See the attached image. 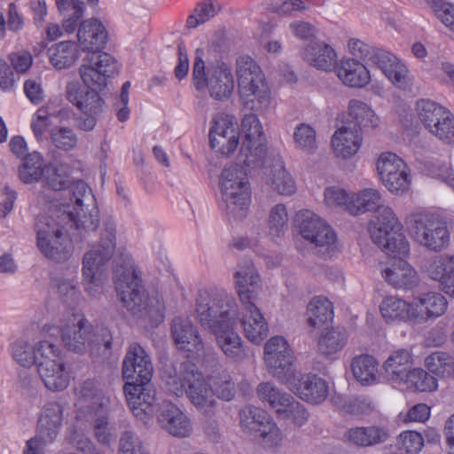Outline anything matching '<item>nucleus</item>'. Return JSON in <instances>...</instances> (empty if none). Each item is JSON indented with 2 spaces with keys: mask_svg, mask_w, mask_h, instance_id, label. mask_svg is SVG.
<instances>
[{
  "mask_svg": "<svg viewBox=\"0 0 454 454\" xmlns=\"http://www.w3.org/2000/svg\"><path fill=\"white\" fill-rule=\"evenodd\" d=\"M364 137L356 128L342 126L331 137L330 147L333 155L340 160L353 159L362 148Z\"/></svg>",
  "mask_w": 454,
  "mask_h": 454,
  "instance_id": "29",
  "label": "nucleus"
},
{
  "mask_svg": "<svg viewBox=\"0 0 454 454\" xmlns=\"http://www.w3.org/2000/svg\"><path fill=\"white\" fill-rule=\"evenodd\" d=\"M371 211L375 212L368 226L372 241L388 255L408 256L410 243L403 233V226L394 209L383 204L381 192L366 187L352 192L348 213L357 216Z\"/></svg>",
  "mask_w": 454,
  "mask_h": 454,
  "instance_id": "3",
  "label": "nucleus"
},
{
  "mask_svg": "<svg viewBox=\"0 0 454 454\" xmlns=\"http://www.w3.org/2000/svg\"><path fill=\"white\" fill-rule=\"evenodd\" d=\"M434 12L441 22L454 33V4L442 2L435 3Z\"/></svg>",
  "mask_w": 454,
  "mask_h": 454,
  "instance_id": "64",
  "label": "nucleus"
},
{
  "mask_svg": "<svg viewBox=\"0 0 454 454\" xmlns=\"http://www.w3.org/2000/svg\"><path fill=\"white\" fill-rule=\"evenodd\" d=\"M118 452L119 454H149L141 440L129 432L121 435Z\"/></svg>",
  "mask_w": 454,
  "mask_h": 454,
  "instance_id": "61",
  "label": "nucleus"
},
{
  "mask_svg": "<svg viewBox=\"0 0 454 454\" xmlns=\"http://www.w3.org/2000/svg\"><path fill=\"white\" fill-rule=\"evenodd\" d=\"M217 10V4L212 2H205L199 4L193 13L187 19V26L189 27H196L214 17Z\"/></svg>",
  "mask_w": 454,
  "mask_h": 454,
  "instance_id": "60",
  "label": "nucleus"
},
{
  "mask_svg": "<svg viewBox=\"0 0 454 454\" xmlns=\"http://www.w3.org/2000/svg\"><path fill=\"white\" fill-rule=\"evenodd\" d=\"M266 184L276 192L284 196H290L297 190L296 181L284 161L278 159L270 168L266 176Z\"/></svg>",
  "mask_w": 454,
  "mask_h": 454,
  "instance_id": "43",
  "label": "nucleus"
},
{
  "mask_svg": "<svg viewBox=\"0 0 454 454\" xmlns=\"http://www.w3.org/2000/svg\"><path fill=\"white\" fill-rule=\"evenodd\" d=\"M171 335L176 348L188 356L195 357L204 354L202 338L188 317H177L173 320Z\"/></svg>",
  "mask_w": 454,
  "mask_h": 454,
  "instance_id": "25",
  "label": "nucleus"
},
{
  "mask_svg": "<svg viewBox=\"0 0 454 454\" xmlns=\"http://www.w3.org/2000/svg\"><path fill=\"white\" fill-rule=\"evenodd\" d=\"M64 419L63 406L57 402L47 403L42 409L37 431L46 442H54Z\"/></svg>",
  "mask_w": 454,
  "mask_h": 454,
  "instance_id": "39",
  "label": "nucleus"
},
{
  "mask_svg": "<svg viewBox=\"0 0 454 454\" xmlns=\"http://www.w3.org/2000/svg\"><path fill=\"white\" fill-rule=\"evenodd\" d=\"M196 313L200 325L215 335L217 347L228 359L241 362L248 357L242 338L234 330L238 309L231 294L217 287L200 290Z\"/></svg>",
  "mask_w": 454,
  "mask_h": 454,
  "instance_id": "2",
  "label": "nucleus"
},
{
  "mask_svg": "<svg viewBox=\"0 0 454 454\" xmlns=\"http://www.w3.org/2000/svg\"><path fill=\"white\" fill-rule=\"evenodd\" d=\"M78 72L84 86L99 92L106 86L107 79L118 72V65L112 55L102 52L85 59Z\"/></svg>",
  "mask_w": 454,
  "mask_h": 454,
  "instance_id": "21",
  "label": "nucleus"
},
{
  "mask_svg": "<svg viewBox=\"0 0 454 454\" xmlns=\"http://www.w3.org/2000/svg\"><path fill=\"white\" fill-rule=\"evenodd\" d=\"M294 147L306 155H312L317 150L316 129L307 124L297 125L293 133Z\"/></svg>",
  "mask_w": 454,
  "mask_h": 454,
  "instance_id": "51",
  "label": "nucleus"
},
{
  "mask_svg": "<svg viewBox=\"0 0 454 454\" xmlns=\"http://www.w3.org/2000/svg\"><path fill=\"white\" fill-rule=\"evenodd\" d=\"M334 70L339 80L350 88H364L371 82L369 70L356 59H340Z\"/></svg>",
  "mask_w": 454,
  "mask_h": 454,
  "instance_id": "38",
  "label": "nucleus"
},
{
  "mask_svg": "<svg viewBox=\"0 0 454 454\" xmlns=\"http://www.w3.org/2000/svg\"><path fill=\"white\" fill-rule=\"evenodd\" d=\"M263 360L267 368L281 383L295 371L294 351L282 336L270 338L263 347Z\"/></svg>",
  "mask_w": 454,
  "mask_h": 454,
  "instance_id": "19",
  "label": "nucleus"
},
{
  "mask_svg": "<svg viewBox=\"0 0 454 454\" xmlns=\"http://www.w3.org/2000/svg\"><path fill=\"white\" fill-rule=\"evenodd\" d=\"M9 59L17 74H24L31 67L34 59L29 51H19L10 54Z\"/></svg>",
  "mask_w": 454,
  "mask_h": 454,
  "instance_id": "62",
  "label": "nucleus"
},
{
  "mask_svg": "<svg viewBox=\"0 0 454 454\" xmlns=\"http://www.w3.org/2000/svg\"><path fill=\"white\" fill-rule=\"evenodd\" d=\"M51 165H46L43 155L34 151L27 153L19 166L18 174L20 180L27 184L39 182L45 173H50Z\"/></svg>",
  "mask_w": 454,
  "mask_h": 454,
  "instance_id": "44",
  "label": "nucleus"
},
{
  "mask_svg": "<svg viewBox=\"0 0 454 454\" xmlns=\"http://www.w3.org/2000/svg\"><path fill=\"white\" fill-rule=\"evenodd\" d=\"M307 322L314 328H320L331 323L333 318V307L325 297L315 296L307 306Z\"/></svg>",
  "mask_w": 454,
  "mask_h": 454,
  "instance_id": "47",
  "label": "nucleus"
},
{
  "mask_svg": "<svg viewBox=\"0 0 454 454\" xmlns=\"http://www.w3.org/2000/svg\"><path fill=\"white\" fill-rule=\"evenodd\" d=\"M414 323L423 324L442 316L448 309L447 299L437 292L419 294L412 298Z\"/></svg>",
  "mask_w": 454,
  "mask_h": 454,
  "instance_id": "33",
  "label": "nucleus"
},
{
  "mask_svg": "<svg viewBox=\"0 0 454 454\" xmlns=\"http://www.w3.org/2000/svg\"><path fill=\"white\" fill-rule=\"evenodd\" d=\"M47 322L41 326L40 334L57 338L59 334L64 347L75 353H98L109 349L112 344L110 331L103 326H93L83 315L67 313L59 321Z\"/></svg>",
  "mask_w": 454,
  "mask_h": 454,
  "instance_id": "6",
  "label": "nucleus"
},
{
  "mask_svg": "<svg viewBox=\"0 0 454 454\" xmlns=\"http://www.w3.org/2000/svg\"><path fill=\"white\" fill-rule=\"evenodd\" d=\"M429 372L439 378H450L454 367V356L442 351L433 352L424 360Z\"/></svg>",
  "mask_w": 454,
  "mask_h": 454,
  "instance_id": "52",
  "label": "nucleus"
},
{
  "mask_svg": "<svg viewBox=\"0 0 454 454\" xmlns=\"http://www.w3.org/2000/svg\"><path fill=\"white\" fill-rule=\"evenodd\" d=\"M76 420L92 423L97 440L104 444L110 443L114 434L108 422L110 395L103 391L98 381L87 380L76 389Z\"/></svg>",
  "mask_w": 454,
  "mask_h": 454,
  "instance_id": "8",
  "label": "nucleus"
},
{
  "mask_svg": "<svg viewBox=\"0 0 454 454\" xmlns=\"http://www.w3.org/2000/svg\"><path fill=\"white\" fill-rule=\"evenodd\" d=\"M351 192L337 185L325 188L323 192V204L331 211L344 209L348 212V206L351 200Z\"/></svg>",
  "mask_w": 454,
  "mask_h": 454,
  "instance_id": "54",
  "label": "nucleus"
},
{
  "mask_svg": "<svg viewBox=\"0 0 454 454\" xmlns=\"http://www.w3.org/2000/svg\"><path fill=\"white\" fill-rule=\"evenodd\" d=\"M151 357L137 343L129 346L122 363L125 383H148L153 376Z\"/></svg>",
  "mask_w": 454,
  "mask_h": 454,
  "instance_id": "24",
  "label": "nucleus"
},
{
  "mask_svg": "<svg viewBox=\"0 0 454 454\" xmlns=\"http://www.w3.org/2000/svg\"><path fill=\"white\" fill-rule=\"evenodd\" d=\"M114 247V232L110 229L106 237L83 255L82 283L85 293L92 298H98L105 291L108 278L106 262L112 257Z\"/></svg>",
  "mask_w": 454,
  "mask_h": 454,
  "instance_id": "9",
  "label": "nucleus"
},
{
  "mask_svg": "<svg viewBox=\"0 0 454 454\" xmlns=\"http://www.w3.org/2000/svg\"><path fill=\"white\" fill-rule=\"evenodd\" d=\"M53 113L50 112L48 107L39 108L31 120V129L36 139L43 141L45 138V133L51 124V119Z\"/></svg>",
  "mask_w": 454,
  "mask_h": 454,
  "instance_id": "57",
  "label": "nucleus"
},
{
  "mask_svg": "<svg viewBox=\"0 0 454 454\" xmlns=\"http://www.w3.org/2000/svg\"><path fill=\"white\" fill-rule=\"evenodd\" d=\"M256 393L258 398L265 404H268L277 413L291 395L282 392L271 382H262L257 386Z\"/></svg>",
  "mask_w": 454,
  "mask_h": 454,
  "instance_id": "53",
  "label": "nucleus"
},
{
  "mask_svg": "<svg viewBox=\"0 0 454 454\" xmlns=\"http://www.w3.org/2000/svg\"><path fill=\"white\" fill-rule=\"evenodd\" d=\"M219 186L228 216L243 219L252 202V189L247 172L239 165H231L222 171Z\"/></svg>",
  "mask_w": 454,
  "mask_h": 454,
  "instance_id": "11",
  "label": "nucleus"
},
{
  "mask_svg": "<svg viewBox=\"0 0 454 454\" xmlns=\"http://www.w3.org/2000/svg\"><path fill=\"white\" fill-rule=\"evenodd\" d=\"M213 386L214 391L196 365L190 363L175 367L166 380L168 394L176 397L186 395L199 411L207 415L213 411L215 395L226 401L234 396V384L230 376L214 380Z\"/></svg>",
  "mask_w": 454,
  "mask_h": 454,
  "instance_id": "5",
  "label": "nucleus"
},
{
  "mask_svg": "<svg viewBox=\"0 0 454 454\" xmlns=\"http://www.w3.org/2000/svg\"><path fill=\"white\" fill-rule=\"evenodd\" d=\"M241 306L240 323L244 335L251 343L259 345L268 335V322L255 303Z\"/></svg>",
  "mask_w": 454,
  "mask_h": 454,
  "instance_id": "34",
  "label": "nucleus"
},
{
  "mask_svg": "<svg viewBox=\"0 0 454 454\" xmlns=\"http://www.w3.org/2000/svg\"><path fill=\"white\" fill-rule=\"evenodd\" d=\"M66 95L67 100L83 114H98L102 111L103 101L98 92L83 87L77 81L67 84Z\"/></svg>",
  "mask_w": 454,
  "mask_h": 454,
  "instance_id": "35",
  "label": "nucleus"
},
{
  "mask_svg": "<svg viewBox=\"0 0 454 454\" xmlns=\"http://www.w3.org/2000/svg\"><path fill=\"white\" fill-rule=\"evenodd\" d=\"M83 14L84 4L71 9L70 12H65V13H60V15L63 17V30L68 35L73 34L76 30V28L78 29V22L82 18Z\"/></svg>",
  "mask_w": 454,
  "mask_h": 454,
  "instance_id": "63",
  "label": "nucleus"
},
{
  "mask_svg": "<svg viewBox=\"0 0 454 454\" xmlns=\"http://www.w3.org/2000/svg\"><path fill=\"white\" fill-rule=\"evenodd\" d=\"M114 281L117 294L123 306L132 314L148 318L153 325L160 323L165 316V305L158 293L147 294L131 261L116 268Z\"/></svg>",
  "mask_w": 454,
  "mask_h": 454,
  "instance_id": "7",
  "label": "nucleus"
},
{
  "mask_svg": "<svg viewBox=\"0 0 454 454\" xmlns=\"http://www.w3.org/2000/svg\"><path fill=\"white\" fill-rule=\"evenodd\" d=\"M371 61L395 87L405 88L411 83L410 70L405 63L394 53L379 50L371 57Z\"/></svg>",
  "mask_w": 454,
  "mask_h": 454,
  "instance_id": "28",
  "label": "nucleus"
},
{
  "mask_svg": "<svg viewBox=\"0 0 454 454\" xmlns=\"http://www.w3.org/2000/svg\"><path fill=\"white\" fill-rule=\"evenodd\" d=\"M426 171L432 177L442 180L454 190V175L448 162L428 161L426 165Z\"/></svg>",
  "mask_w": 454,
  "mask_h": 454,
  "instance_id": "59",
  "label": "nucleus"
},
{
  "mask_svg": "<svg viewBox=\"0 0 454 454\" xmlns=\"http://www.w3.org/2000/svg\"><path fill=\"white\" fill-rule=\"evenodd\" d=\"M76 38L80 52H97L106 47L108 33L102 21L90 18L79 24Z\"/></svg>",
  "mask_w": 454,
  "mask_h": 454,
  "instance_id": "31",
  "label": "nucleus"
},
{
  "mask_svg": "<svg viewBox=\"0 0 454 454\" xmlns=\"http://www.w3.org/2000/svg\"><path fill=\"white\" fill-rule=\"evenodd\" d=\"M157 422L162 430L176 438L190 437L193 431L191 419L178 406L167 401L159 408Z\"/></svg>",
  "mask_w": 454,
  "mask_h": 454,
  "instance_id": "27",
  "label": "nucleus"
},
{
  "mask_svg": "<svg viewBox=\"0 0 454 454\" xmlns=\"http://www.w3.org/2000/svg\"><path fill=\"white\" fill-rule=\"evenodd\" d=\"M348 336L345 331L328 329L318 340L319 351L330 359H336L347 343Z\"/></svg>",
  "mask_w": 454,
  "mask_h": 454,
  "instance_id": "50",
  "label": "nucleus"
},
{
  "mask_svg": "<svg viewBox=\"0 0 454 454\" xmlns=\"http://www.w3.org/2000/svg\"><path fill=\"white\" fill-rule=\"evenodd\" d=\"M438 388L437 379L421 367H412L397 389L411 393H430Z\"/></svg>",
  "mask_w": 454,
  "mask_h": 454,
  "instance_id": "46",
  "label": "nucleus"
},
{
  "mask_svg": "<svg viewBox=\"0 0 454 454\" xmlns=\"http://www.w3.org/2000/svg\"><path fill=\"white\" fill-rule=\"evenodd\" d=\"M413 364L412 350L411 348H398L394 350L384 361L382 369L389 383L394 387L398 388Z\"/></svg>",
  "mask_w": 454,
  "mask_h": 454,
  "instance_id": "36",
  "label": "nucleus"
},
{
  "mask_svg": "<svg viewBox=\"0 0 454 454\" xmlns=\"http://www.w3.org/2000/svg\"><path fill=\"white\" fill-rule=\"evenodd\" d=\"M240 143L239 128L236 119L229 114H217L209 129V145L213 150L230 156Z\"/></svg>",
  "mask_w": 454,
  "mask_h": 454,
  "instance_id": "20",
  "label": "nucleus"
},
{
  "mask_svg": "<svg viewBox=\"0 0 454 454\" xmlns=\"http://www.w3.org/2000/svg\"><path fill=\"white\" fill-rule=\"evenodd\" d=\"M350 368L356 380L363 386H372L380 382L379 362L372 356H355Z\"/></svg>",
  "mask_w": 454,
  "mask_h": 454,
  "instance_id": "45",
  "label": "nucleus"
},
{
  "mask_svg": "<svg viewBox=\"0 0 454 454\" xmlns=\"http://www.w3.org/2000/svg\"><path fill=\"white\" fill-rule=\"evenodd\" d=\"M425 272L436 282L442 292L454 298V254L434 255L427 264Z\"/></svg>",
  "mask_w": 454,
  "mask_h": 454,
  "instance_id": "32",
  "label": "nucleus"
},
{
  "mask_svg": "<svg viewBox=\"0 0 454 454\" xmlns=\"http://www.w3.org/2000/svg\"><path fill=\"white\" fill-rule=\"evenodd\" d=\"M51 143L58 149L70 151L75 148L78 138L74 130L67 127H55L50 131Z\"/></svg>",
  "mask_w": 454,
  "mask_h": 454,
  "instance_id": "56",
  "label": "nucleus"
},
{
  "mask_svg": "<svg viewBox=\"0 0 454 454\" xmlns=\"http://www.w3.org/2000/svg\"><path fill=\"white\" fill-rule=\"evenodd\" d=\"M239 419L243 432L263 448H273L281 443L280 429L265 411L247 406L240 411Z\"/></svg>",
  "mask_w": 454,
  "mask_h": 454,
  "instance_id": "14",
  "label": "nucleus"
},
{
  "mask_svg": "<svg viewBox=\"0 0 454 454\" xmlns=\"http://www.w3.org/2000/svg\"><path fill=\"white\" fill-rule=\"evenodd\" d=\"M234 286L241 305L254 304L262 291V278L250 260H243L237 265L234 274Z\"/></svg>",
  "mask_w": 454,
  "mask_h": 454,
  "instance_id": "22",
  "label": "nucleus"
},
{
  "mask_svg": "<svg viewBox=\"0 0 454 454\" xmlns=\"http://www.w3.org/2000/svg\"><path fill=\"white\" fill-rule=\"evenodd\" d=\"M410 237L419 246L440 252L450 243L447 222L438 214L430 211H416L405 219Z\"/></svg>",
  "mask_w": 454,
  "mask_h": 454,
  "instance_id": "13",
  "label": "nucleus"
},
{
  "mask_svg": "<svg viewBox=\"0 0 454 454\" xmlns=\"http://www.w3.org/2000/svg\"><path fill=\"white\" fill-rule=\"evenodd\" d=\"M49 63L56 70H64L74 66L80 58V50L74 41L66 40L51 44L47 49Z\"/></svg>",
  "mask_w": 454,
  "mask_h": 454,
  "instance_id": "42",
  "label": "nucleus"
},
{
  "mask_svg": "<svg viewBox=\"0 0 454 454\" xmlns=\"http://www.w3.org/2000/svg\"><path fill=\"white\" fill-rule=\"evenodd\" d=\"M348 114L360 130H376L382 125L380 116L371 105L360 99H351L348 106Z\"/></svg>",
  "mask_w": 454,
  "mask_h": 454,
  "instance_id": "41",
  "label": "nucleus"
},
{
  "mask_svg": "<svg viewBox=\"0 0 454 454\" xmlns=\"http://www.w3.org/2000/svg\"><path fill=\"white\" fill-rule=\"evenodd\" d=\"M147 383H125L123 390L133 415L147 424L155 411V391L145 387Z\"/></svg>",
  "mask_w": 454,
  "mask_h": 454,
  "instance_id": "26",
  "label": "nucleus"
},
{
  "mask_svg": "<svg viewBox=\"0 0 454 454\" xmlns=\"http://www.w3.org/2000/svg\"><path fill=\"white\" fill-rule=\"evenodd\" d=\"M242 141L239 150V160L248 168H255L262 163L266 155L265 137L262 123L254 114L244 116L239 134Z\"/></svg>",
  "mask_w": 454,
  "mask_h": 454,
  "instance_id": "18",
  "label": "nucleus"
},
{
  "mask_svg": "<svg viewBox=\"0 0 454 454\" xmlns=\"http://www.w3.org/2000/svg\"><path fill=\"white\" fill-rule=\"evenodd\" d=\"M348 440L358 446H372L385 442L388 438V432L380 427H361L348 430Z\"/></svg>",
  "mask_w": 454,
  "mask_h": 454,
  "instance_id": "48",
  "label": "nucleus"
},
{
  "mask_svg": "<svg viewBox=\"0 0 454 454\" xmlns=\"http://www.w3.org/2000/svg\"><path fill=\"white\" fill-rule=\"evenodd\" d=\"M239 94L248 109L262 112L270 107L271 93L265 76L257 63L249 57L237 60Z\"/></svg>",
  "mask_w": 454,
  "mask_h": 454,
  "instance_id": "10",
  "label": "nucleus"
},
{
  "mask_svg": "<svg viewBox=\"0 0 454 454\" xmlns=\"http://www.w3.org/2000/svg\"><path fill=\"white\" fill-rule=\"evenodd\" d=\"M303 59L317 70L331 72L338 65V53L329 43L317 41L307 44L302 51Z\"/></svg>",
  "mask_w": 454,
  "mask_h": 454,
  "instance_id": "37",
  "label": "nucleus"
},
{
  "mask_svg": "<svg viewBox=\"0 0 454 454\" xmlns=\"http://www.w3.org/2000/svg\"><path fill=\"white\" fill-rule=\"evenodd\" d=\"M380 270L383 279L396 289L410 290L419 282L417 270L405 260L383 263Z\"/></svg>",
  "mask_w": 454,
  "mask_h": 454,
  "instance_id": "30",
  "label": "nucleus"
},
{
  "mask_svg": "<svg viewBox=\"0 0 454 454\" xmlns=\"http://www.w3.org/2000/svg\"><path fill=\"white\" fill-rule=\"evenodd\" d=\"M415 111L431 135L445 144L454 145V115L448 108L430 99H420Z\"/></svg>",
  "mask_w": 454,
  "mask_h": 454,
  "instance_id": "15",
  "label": "nucleus"
},
{
  "mask_svg": "<svg viewBox=\"0 0 454 454\" xmlns=\"http://www.w3.org/2000/svg\"><path fill=\"white\" fill-rule=\"evenodd\" d=\"M281 419L288 420L296 426H302L308 420V412L299 402L292 396L277 412Z\"/></svg>",
  "mask_w": 454,
  "mask_h": 454,
  "instance_id": "55",
  "label": "nucleus"
},
{
  "mask_svg": "<svg viewBox=\"0 0 454 454\" xmlns=\"http://www.w3.org/2000/svg\"><path fill=\"white\" fill-rule=\"evenodd\" d=\"M56 192L47 210L35 223L36 244L41 253L56 262L67 260L72 254L71 236L83 238L99 224L98 209L91 189L83 181L66 189L67 177L51 165L43 177Z\"/></svg>",
  "mask_w": 454,
  "mask_h": 454,
  "instance_id": "1",
  "label": "nucleus"
},
{
  "mask_svg": "<svg viewBox=\"0 0 454 454\" xmlns=\"http://www.w3.org/2000/svg\"><path fill=\"white\" fill-rule=\"evenodd\" d=\"M288 224V214L286 207L284 204H276L270 207L268 213V218L266 222L267 237L277 242L282 237H284L287 231Z\"/></svg>",
  "mask_w": 454,
  "mask_h": 454,
  "instance_id": "49",
  "label": "nucleus"
},
{
  "mask_svg": "<svg viewBox=\"0 0 454 454\" xmlns=\"http://www.w3.org/2000/svg\"><path fill=\"white\" fill-rule=\"evenodd\" d=\"M282 384L309 403H321L328 395L326 381L316 374H302L295 370L292 376L288 377L287 381H284Z\"/></svg>",
  "mask_w": 454,
  "mask_h": 454,
  "instance_id": "23",
  "label": "nucleus"
},
{
  "mask_svg": "<svg viewBox=\"0 0 454 454\" xmlns=\"http://www.w3.org/2000/svg\"><path fill=\"white\" fill-rule=\"evenodd\" d=\"M380 311L383 319L387 323H414L412 300L411 301H407L398 296H387L382 300L380 305Z\"/></svg>",
  "mask_w": 454,
  "mask_h": 454,
  "instance_id": "40",
  "label": "nucleus"
},
{
  "mask_svg": "<svg viewBox=\"0 0 454 454\" xmlns=\"http://www.w3.org/2000/svg\"><path fill=\"white\" fill-rule=\"evenodd\" d=\"M11 355L20 366L36 364L43 386L51 392H61L70 383V373L61 348L51 340H40L31 345L26 340H17L11 345Z\"/></svg>",
  "mask_w": 454,
  "mask_h": 454,
  "instance_id": "4",
  "label": "nucleus"
},
{
  "mask_svg": "<svg viewBox=\"0 0 454 454\" xmlns=\"http://www.w3.org/2000/svg\"><path fill=\"white\" fill-rule=\"evenodd\" d=\"M192 79L197 90L207 89L209 95L216 100L228 99L235 88L231 66L223 60H215L206 66L199 50L193 63Z\"/></svg>",
  "mask_w": 454,
  "mask_h": 454,
  "instance_id": "12",
  "label": "nucleus"
},
{
  "mask_svg": "<svg viewBox=\"0 0 454 454\" xmlns=\"http://www.w3.org/2000/svg\"><path fill=\"white\" fill-rule=\"evenodd\" d=\"M375 166L380 182L389 192L403 195L410 190L412 179L411 170L396 153L382 152Z\"/></svg>",
  "mask_w": 454,
  "mask_h": 454,
  "instance_id": "17",
  "label": "nucleus"
},
{
  "mask_svg": "<svg viewBox=\"0 0 454 454\" xmlns=\"http://www.w3.org/2000/svg\"><path fill=\"white\" fill-rule=\"evenodd\" d=\"M398 446L407 454H417L424 446V437L417 431H403L398 436Z\"/></svg>",
  "mask_w": 454,
  "mask_h": 454,
  "instance_id": "58",
  "label": "nucleus"
},
{
  "mask_svg": "<svg viewBox=\"0 0 454 454\" xmlns=\"http://www.w3.org/2000/svg\"><path fill=\"white\" fill-rule=\"evenodd\" d=\"M299 235L322 253H331L337 248L336 233L321 216L310 210H301L296 216Z\"/></svg>",
  "mask_w": 454,
  "mask_h": 454,
  "instance_id": "16",
  "label": "nucleus"
}]
</instances>
